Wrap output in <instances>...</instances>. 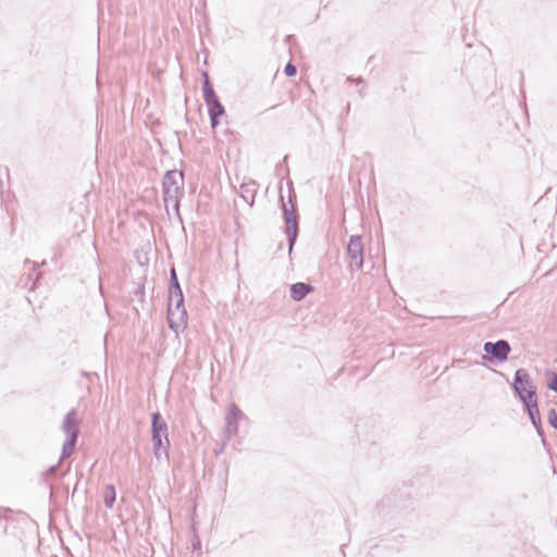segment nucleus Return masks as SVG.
I'll list each match as a JSON object with an SVG mask.
<instances>
[{"label":"nucleus","instance_id":"f8f14e48","mask_svg":"<svg viewBox=\"0 0 557 557\" xmlns=\"http://www.w3.org/2000/svg\"><path fill=\"white\" fill-rule=\"evenodd\" d=\"M314 290V286L307 282H297L290 285L289 295L294 301L304 300Z\"/></svg>","mask_w":557,"mask_h":557},{"label":"nucleus","instance_id":"0eeeda50","mask_svg":"<svg viewBox=\"0 0 557 557\" xmlns=\"http://www.w3.org/2000/svg\"><path fill=\"white\" fill-rule=\"evenodd\" d=\"M485 359L493 363H503L508 359L511 351L510 344L506 339H498L496 342H485L483 345Z\"/></svg>","mask_w":557,"mask_h":557},{"label":"nucleus","instance_id":"dca6fc26","mask_svg":"<svg viewBox=\"0 0 557 557\" xmlns=\"http://www.w3.org/2000/svg\"><path fill=\"white\" fill-rule=\"evenodd\" d=\"M146 278L141 277V282L137 283L136 287L131 292L132 299H137L139 302H144L145 300V284L144 281Z\"/></svg>","mask_w":557,"mask_h":557},{"label":"nucleus","instance_id":"20e7f679","mask_svg":"<svg viewBox=\"0 0 557 557\" xmlns=\"http://www.w3.org/2000/svg\"><path fill=\"white\" fill-rule=\"evenodd\" d=\"M151 442L153 455L157 460H160L162 455L169 458V448L171 445L169 429L160 411L151 413Z\"/></svg>","mask_w":557,"mask_h":557},{"label":"nucleus","instance_id":"393cba45","mask_svg":"<svg viewBox=\"0 0 557 557\" xmlns=\"http://www.w3.org/2000/svg\"><path fill=\"white\" fill-rule=\"evenodd\" d=\"M54 250H58V248H54ZM57 258H58V252L54 251V255L52 257V261H57Z\"/></svg>","mask_w":557,"mask_h":557},{"label":"nucleus","instance_id":"6ab92c4d","mask_svg":"<svg viewBox=\"0 0 557 557\" xmlns=\"http://www.w3.org/2000/svg\"><path fill=\"white\" fill-rule=\"evenodd\" d=\"M547 420H548V424L553 429L557 430V411L555 409H550L548 411Z\"/></svg>","mask_w":557,"mask_h":557},{"label":"nucleus","instance_id":"aec40b11","mask_svg":"<svg viewBox=\"0 0 557 557\" xmlns=\"http://www.w3.org/2000/svg\"><path fill=\"white\" fill-rule=\"evenodd\" d=\"M134 253L140 267L148 264V257L145 253H141L138 250H136Z\"/></svg>","mask_w":557,"mask_h":557},{"label":"nucleus","instance_id":"5701e85b","mask_svg":"<svg viewBox=\"0 0 557 557\" xmlns=\"http://www.w3.org/2000/svg\"><path fill=\"white\" fill-rule=\"evenodd\" d=\"M383 504H387V505H391L392 504V496L388 495L386 497L383 498Z\"/></svg>","mask_w":557,"mask_h":557},{"label":"nucleus","instance_id":"4be33fe9","mask_svg":"<svg viewBox=\"0 0 557 557\" xmlns=\"http://www.w3.org/2000/svg\"><path fill=\"white\" fill-rule=\"evenodd\" d=\"M191 545H193V549L194 550H200L201 549V543H200L199 539L194 540Z\"/></svg>","mask_w":557,"mask_h":557},{"label":"nucleus","instance_id":"f03ea898","mask_svg":"<svg viewBox=\"0 0 557 557\" xmlns=\"http://www.w3.org/2000/svg\"><path fill=\"white\" fill-rule=\"evenodd\" d=\"M162 194L165 207L173 203V208L176 211L178 218L180 214V202L184 196V173L176 169L168 170L162 178Z\"/></svg>","mask_w":557,"mask_h":557},{"label":"nucleus","instance_id":"4468645a","mask_svg":"<svg viewBox=\"0 0 557 557\" xmlns=\"http://www.w3.org/2000/svg\"><path fill=\"white\" fill-rule=\"evenodd\" d=\"M77 441L78 437H74L73 434H70L69 437H65V441L62 445L60 461L75 453Z\"/></svg>","mask_w":557,"mask_h":557},{"label":"nucleus","instance_id":"c85d7f7f","mask_svg":"<svg viewBox=\"0 0 557 557\" xmlns=\"http://www.w3.org/2000/svg\"><path fill=\"white\" fill-rule=\"evenodd\" d=\"M343 557H345V554L343 553Z\"/></svg>","mask_w":557,"mask_h":557},{"label":"nucleus","instance_id":"a211bd4d","mask_svg":"<svg viewBox=\"0 0 557 557\" xmlns=\"http://www.w3.org/2000/svg\"><path fill=\"white\" fill-rule=\"evenodd\" d=\"M284 74L287 76V77H293L297 74V67L296 65L293 63V62H288L285 66H284Z\"/></svg>","mask_w":557,"mask_h":557},{"label":"nucleus","instance_id":"f3484780","mask_svg":"<svg viewBox=\"0 0 557 557\" xmlns=\"http://www.w3.org/2000/svg\"><path fill=\"white\" fill-rule=\"evenodd\" d=\"M545 375L547 389L557 393V372L547 370Z\"/></svg>","mask_w":557,"mask_h":557},{"label":"nucleus","instance_id":"423d86ee","mask_svg":"<svg viewBox=\"0 0 557 557\" xmlns=\"http://www.w3.org/2000/svg\"><path fill=\"white\" fill-rule=\"evenodd\" d=\"M182 296H184L175 268L172 267L170 270V280H169V304H168V311H166V321L169 329L173 331L174 333H178L180 331V324L174 319V311H173V298H177V301L180 302L182 300Z\"/></svg>","mask_w":557,"mask_h":557},{"label":"nucleus","instance_id":"b1692460","mask_svg":"<svg viewBox=\"0 0 557 557\" xmlns=\"http://www.w3.org/2000/svg\"><path fill=\"white\" fill-rule=\"evenodd\" d=\"M243 197H244V199L248 202V197H247V196H245V195H243ZM253 201H255V195L252 194V195H251V199H250V201H249V205H250V206H252Z\"/></svg>","mask_w":557,"mask_h":557},{"label":"nucleus","instance_id":"6e6552de","mask_svg":"<svg viewBox=\"0 0 557 557\" xmlns=\"http://www.w3.org/2000/svg\"><path fill=\"white\" fill-rule=\"evenodd\" d=\"M346 252L352 263L351 267H354L357 271H361L364 263V248L361 235L356 234L349 237Z\"/></svg>","mask_w":557,"mask_h":557},{"label":"nucleus","instance_id":"2eb2a0df","mask_svg":"<svg viewBox=\"0 0 557 557\" xmlns=\"http://www.w3.org/2000/svg\"><path fill=\"white\" fill-rule=\"evenodd\" d=\"M116 500V490L113 484H107L103 491V503L108 509H111Z\"/></svg>","mask_w":557,"mask_h":557},{"label":"nucleus","instance_id":"ddd939ff","mask_svg":"<svg viewBox=\"0 0 557 557\" xmlns=\"http://www.w3.org/2000/svg\"><path fill=\"white\" fill-rule=\"evenodd\" d=\"M173 311H174V319L178 322L184 324V327L186 326L187 321V312L184 305V296H182V300L178 302L177 298H173Z\"/></svg>","mask_w":557,"mask_h":557},{"label":"nucleus","instance_id":"412c9836","mask_svg":"<svg viewBox=\"0 0 557 557\" xmlns=\"http://www.w3.org/2000/svg\"><path fill=\"white\" fill-rule=\"evenodd\" d=\"M57 469H58V465H52L42 473V475L44 476L54 475Z\"/></svg>","mask_w":557,"mask_h":557},{"label":"nucleus","instance_id":"9b49d317","mask_svg":"<svg viewBox=\"0 0 557 557\" xmlns=\"http://www.w3.org/2000/svg\"><path fill=\"white\" fill-rule=\"evenodd\" d=\"M78 423L77 411L73 408L64 416L62 422V431L65 433V436L69 437L70 434H73L74 437H78L81 433Z\"/></svg>","mask_w":557,"mask_h":557},{"label":"nucleus","instance_id":"39448f33","mask_svg":"<svg viewBox=\"0 0 557 557\" xmlns=\"http://www.w3.org/2000/svg\"><path fill=\"white\" fill-rule=\"evenodd\" d=\"M202 97L208 108L211 128L215 129L221 117L225 115V108L213 88L208 72L202 73Z\"/></svg>","mask_w":557,"mask_h":557},{"label":"nucleus","instance_id":"bb28decb","mask_svg":"<svg viewBox=\"0 0 557 557\" xmlns=\"http://www.w3.org/2000/svg\"><path fill=\"white\" fill-rule=\"evenodd\" d=\"M76 488H77V484L73 488V494L76 492Z\"/></svg>","mask_w":557,"mask_h":557},{"label":"nucleus","instance_id":"cd10ccee","mask_svg":"<svg viewBox=\"0 0 557 557\" xmlns=\"http://www.w3.org/2000/svg\"><path fill=\"white\" fill-rule=\"evenodd\" d=\"M292 36L290 35H287L285 40L287 41Z\"/></svg>","mask_w":557,"mask_h":557},{"label":"nucleus","instance_id":"f257e3e1","mask_svg":"<svg viewBox=\"0 0 557 557\" xmlns=\"http://www.w3.org/2000/svg\"><path fill=\"white\" fill-rule=\"evenodd\" d=\"M278 201L284 221V233L287 237L288 255L290 256L299 235V214L295 191L290 190L288 201L286 202L281 189Z\"/></svg>","mask_w":557,"mask_h":557},{"label":"nucleus","instance_id":"9d476101","mask_svg":"<svg viewBox=\"0 0 557 557\" xmlns=\"http://www.w3.org/2000/svg\"><path fill=\"white\" fill-rule=\"evenodd\" d=\"M523 411L528 414L531 424L534 426L537 435L541 437L543 447L548 451L550 445L545 437V432H544V428H543V423H542L541 414H540V410H539V404L531 406L527 409H523Z\"/></svg>","mask_w":557,"mask_h":557},{"label":"nucleus","instance_id":"a878e982","mask_svg":"<svg viewBox=\"0 0 557 557\" xmlns=\"http://www.w3.org/2000/svg\"><path fill=\"white\" fill-rule=\"evenodd\" d=\"M358 84L359 83H363V78L362 77H358V79L356 81Z\"/></svg>","mask_w":557,"mask_h":557},{"label":"nucleus","instance_id":"7ed1b4c3","mask_svg":"<svg viewBox=\"0 0 557 557\" xmlns=\"http://www.w3.org/2000/svg\"><path fill=\"white\" fill-rule=\"evenodd\" d=\"M511 388L515 396L521 401L523 409L537 404L536 386L534 385L530 373L524 368L516 370Z\"/></svg>","mask_w":557,"mask_h":557},{"label":"nucleus","instance_id":"1a4fd4ad","mask_svg":"<svg viewBox=\"0 0 557 557\" xmlns=\"http://www.w3.org/2000/svg\"><path fill=\"white\" fill-rule=\"evenodd\" d=\"M245 416L243 411L235 403L228 405L224 429V434L227 440H231L232 437L237 435L239 422Z\"/></svg>","mask_w":557,"mask_h":557}]
</instances>
